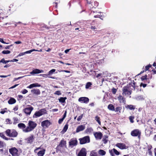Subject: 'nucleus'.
Returning <instances> with one entry per match:
<instances>
[{"instance_id": "50", "label": "nucleus", "mask_w": 156, "mask_h": 156, "mask_svg": "<svg viewBox=\"0 0 156 156\" xmlns=\"http://www.w3.org/2000/svg\"><path fill=\"white\" fill-rule=\"evenodd\" d=\"M27 92H28V91L25 89H24L22 91H21V92L23 94L27 93Z\"/></svg>"}, {"instance_id": "48", "label": "nucleus", "mask_w": 156, "mask_h": 156, "mask_svg": "<svg viewBox=\"0 0 156 156\" xmlns=\"http://www.w3.org/2000/svg\"><path fill=\"white\" fill-rule=\"evenodd\" d=\"M116 92H117V90L116 89H115L114 88H113L112 89V92L113 94H115L116 93Z\"/></svg>"}, {"instance_id": "14", "label": "nucleus", "mask_w": 156, "mask_h": 156, "mask_svg": "<svg viewBox=\"0 0 156 156\" xmlns=\"http://www.w3.org/2000/svg\"><path fill=\"white\" fill-rule=\"evenodd\" d=\"M44 72V71L42 70H40L38 69H33L30 73L32 75H34L39 74L41 73H43Z\"/></svg>"}, {"instance_id": "36", "label": "nucleus", "mask_w": 156, "mask_h": 156, "mask_svg": "<svg viewBox=\"0 0 156 156\" xmlns=\"http://www.w3.org/2000/svg\"><path fill=\"white\" fill-rule=\"evenodd\" d=\"M68 128V124H66L65 126L63 128V129L62 131V132H65L67 130Z\"/></svg>"}, {"instance_id": "55", "label": "nucleus", "mask_w": 156, "mask_h": 156, "mask_svg": "<svg viewBox=\"0 0 156 156\" xmlns=\"http://www.w3.org/2000/svg\"><path fill=\"white\" fill-rule=\"evenodd\" d=\"M64 119H63V118L59 119L58 121V123L59 124L61 123L63 121V120Z\"/></svg>"}, {"instance_id": "56", "label": "nucleus", "mask_w": 156, "mask_h": 156, "mask_svg": "<svg viewBox=\"0 0 156 156\" xmlns=\"http://www.w3.org/2000/svg\"><path fill=\"white\" fill-rule=\"evenodd\" d=\"M3 146V142L2 141H0V148L2 147Z\"/></svg>"}, {"instance_id": "57", "label": "nucleus", "mask_w": 156, "mask_h": 156, "mask_svg": "<svg viewBox=\"0 0 156 156\" xmlns=\"http://www.w3.org/2000/svg\"><path fill=\"white\" fill-rule=\"evenodd\" d=\"M1 62H2L5 64V60L4 58H3L0 61V63Z\"/></svg>"}, {"instance_id": "18", "label": "nucleus", "mask_w": 156, "mask_h": 156, "mask_svg": "<svg viewBox=\"0 0 156 156\" xmlns=\"http://www.w3.org/2000/svg\"><path fill=\"white\" fill-rule=\"evenodd\" d=\"M85 128V126L83 125H81L79 126L76 128V132L78 133L80 131L83 130Z\"/></svg>"}, {"instance_id": "12", "label": "nucleus", "mask_w": 156, "mask_h": 156, "mask_svg": "<svg viewBox=\"0 0 156 156\" xmlns=\"http://www.w3.org/2000/svg\"><path fill=\"white\" fill-rule=\"evenodd\" d=\"M115 146L121 149H126L127 148L125 144L123 143H118L115 144Z\"/></svg>"}, {"instance_id": "39", "label": "nucleus", "mask_w": 156, "mask_h": 156, "mask_svg": "<svg viewBox=\"0 0 156 156\" xmlns=\"http://www.w3.org/2000/svg\"><path fill=\"white\" fill-rule=\"evenodd\" d=\"M121 108V107H117L115 108V109L114 111H115L116 112H120Z\"/></svg>"}, {"instance_id": "11", "label": "nucleus", "mask_w": 156, "mask_h": 156, "mask_svg": "<svg viewBox=\"0 0 156 156\" xmlns=\"http://www.w3.org/2000/svg\"><path fill=\"white\" fill-rule=\"evenodd\" d=\"M153 128L150 125L146 129L145 133L147 135H150L152 133Z\"/></svg>"}, {"instance_id": "13", "label": "nucleus", "mask_w": 156, "mask_h": 156, "mask_svg": "<svg viewBox=\"0 0 156 156\" xmlns=\"http://www.w3.org/2000/svg\"><path fill=\"white\" fill-rule=\"evenodd\" d=\"M86 149L83 148L78 154L77 156H86Z\"/></svg>"}, {"instance_id": "63", "label": "nucleus", "mask_w": 156, "mask_h": 156, "mask_svg": "<svg viewBox=\"0 0 156 156\" xmlns=\"http://www.w3.org/2000/svg\"><path fill=\"white\" fill-rule=\"evenodd\" d=\"M14 43L17 44H19L21 43V42L20 41H18L14 42Z\"/></svg>"}, {"instance_id": "45", "label": "nucleus", "mask_w": 156, "mask_h": 156, "mask_svg": "<svg viewBox=\"0 0 156 156\" xmlns=\"http://www.w3.org/2000/svg\"><path fill=\"white\" fill-rule=\"evenodd\" d=\"M148 151L149 153L150 154H151V149L152 147L151 145L148 146Z\"/></svg>"}, {"instance_id": "29", "label": "nucleus", "mask_w": 156, "mask_h": 156, "mask_svg": "<svg viewBox=\"0 0 156 156\" xmlns=\"http://www.w3.org/2000/svg\"><path fill=\"white\" fill-rule=\"evenodd\" d=\"M29 143H31L34 140V136L32 135L29 136L27 139Z\"/></svg>"}, {"instance_id": "54", "label": "nucleus", "mask_w": 156, "mask_h": 156, "mask_svg": "<svg viewBox=\"0 0 156 156\" xmlns=\"http://www.w3.org/2000/svg\"><path fill=\"white\" fill-rule=\"evenodd\" d=\"M23 77V76H21V77H19L18 78H14V80H13V81H15L19 79H20V78H22Z\"/></svg>"}, {"instance_id": "40", "label": "nucleus", "mask_w": 156, "mask_h": 156, "mask_svg": "<svg viewBox=\"0 0 156 156\" xmlns=\"http://www.w3.org/2000/svg\"><path fill=\"white\" fill-rule=\"evenodd\" d=\"M134 117L133 116H130L129 117V119L130 120V122L131 123H133L134 122V121L133 120L134 119Z\"/></svg>"}, {"instance_id": "46", "label": "nucleus", "mask_w": 156, "mask_h": 156, "mask_svg": "<svg viewBox=\"0 0 156 156\" xmlns=\"http://www.w3.org/2000/svg\"><path fill=\"white\" fill-rule=\"evenodd\" d=\"M98 138H99L100 139H101L102 136V134L100 132H98Z\"/></svg>"}, {"instance_id": "2", "label": "nucleus", "mask_w": 156, "mask_h": 156, "mask_svg": "<svg viewBox=\"0 0 156 156\" xmlns=\"http://www.w3.org/2000/svg\"><path fill=\"white\" fill-rule=\"evenodd\" d=\"M47 114V111L45 108L36 111L34 114L33 117L37 118L43 115Z\"/></svg>"}, {"instance_id": "25", "label": "nucleus", "mask_w": 156, "mask_h": 156, "mask_svg": "<svg viewBox=\"0 0 156 156\" xmlns=\"http://www.w3.org/2000/svg\"><path fill=\"white\" fill-rule=\"evenodd\" d=\"M108 109L110 110L114 111H115V108L114 106L112 104H109L108 106Z\"/></svg>"}, {"instance_id": "5", "label": "nucleus", "mask_w": 156, "mask_h": 156, "mask_svg": "<svg viewBox=\"0 0 156 156\" xmlns=\"http://www.w3.org/2000/svg\"><path fill=\"white\" fill-rule=\"evenodd\" d=\"M141 132L138 129H135L131 131V135L132 136H138L139 139L140 138Z\"/></svg>"}, {"instance_id": "8", "label": "nucleus", "mask_w": 156, "mask_h": 156, "mask_svg": "<svg viewBox=\"0 0 156 156\" xmlns=\"http://www.w3.org/2000/svg\"><path fill=\"white\" fill-rule=\"evenodd\" d=\"M77 144V141L75 138L71 139L69 142V145L72 147L76 146Z\"/></svg>"}, {"instance_id": "58", "label": "nucleus", "mask_w": 156, "mask_h": 156, "mask_svg": "<svg viewBox=\"0 0 156 156\" xmlns=\"http://www.w3.org/2000/svg\"><path fill=\"white\" fill-rule=\"evenodd\" d=\"M147 86L146 84H144L143 83H141L140 84V86H142L143 87H145Z\"/></svg>"}, {"instance_id": "9", "label": "nucleus", "mask_w": 156, "mask_h": 156, "mask_svg": "<svg viewBox=\"0 0 156 156\" xmlns=\"http://www.w3.org/2000/svg\"><path fill=\"white\" fill-rule=\"evenodd\" d=\"M51 123L48 120H46L43 121L41 123V126L44 128L48 127L50 125Z\"/></svg>"}, {"instance_id": "19", "label": "nucleus", "mask_w": 156, "mask_h": 156, "mask_svg": "<svg viewBox=\"0 0 156 156\" xmlns=\"http://www.w3.org/2000/svg\"><path fill=\"white\" fill-rule=\"evenodd\" d=\"M118 98L120 103H123L125 104L126 102L125 98H124L121 95H119L118 97Z\"/></svg>"}, {"instance_id": "26", "label": "nucleus", "mask_w": 156, "mask_h": 156, "mask_svg": "<svg viewBox=\"0 0 156 156\" xmlns=\"http://www.w3.org/2000/svg\"><path fill=\"white\" fill-rule=\"evenodd\" d=\"M97 151L96 150L91 151L90 154V156H97Z\"/></svg>"}, {"instance_id": "6", "label": "nucleus", "mask_w": 156, "mask_h": 156, "mask_svg": "<svg viewBox=\"0 0 156 156\" xmlns=\"http://www.w3.org/2000/svg\"><path fill=\"white\" fill-rule=\"evenodd\" d=\"M34 109V108L31 106H30L26 108L23 110V111L27 115H29L31 113V112Z\"/></svg>"}, {"instance_id": "47", "label": "nucleus", "mask_w": 156, "mask_h": 156, "mask_svg": "<svg viewBox=\"0 0 156 156\" xmlns=\"http://www.w3.org/2000/svg\"><path fill=\"white\" fill-rule=\"evenodd\" d=\"M151 67V65L150 64L147 65L145 66V71H147L149 69V68Z\"/></svg>"}, {"instance_id": "1", "label": "nucleus", "mask_w": 156, "mask_h": 156, "mask_svg": "<svg viewBox=\"0 0 156 156\" xmlns=\"http://www.w3.org/2000/svg\"><path fill=\"white\" fill-rule=\"evenodd\" d=\"M28 126L25 131L27 133L32 131L36 126L37 124L34 122L30 120L28 121Z\"/></svg>"}, {"instance_id": "34", "label": "nucleus", "mask_w": 156, "mask_h": 156, "mask_svg": "<svg viewBox=\"0 0 156 156\" xmlns=\"http://www.w3.org/2000/svg\"><path fill=\"white\" fill-rule=\"evenodd\" d=\"M56 71V70L54 69H52L50 70L48 72V75H51L53 73H54Z\"/></svg>"}, {"instance_id": "33", "label": "nucleus", "mask_w": 156, "mask_h": 156, "mask_svg": "<svg viewBox=\"0 0 156 156\" xmlns=\"http://www.w3.org/2000/svg\"><path fill=\"white\" fill-rule=\"evenodd\" d=\"M66 144V142L65 141L63 140H62L60 143L59 145L61 147H62L64 146Z\"/></svg>"}, {"instance_id": "43", "label": "nucleus", "mask_w": 156, "mask_h": 156, "mask_svg": "<svg viewBox=\"0 0 156 156\" xmlns=\"http://www.w3.org/2000/svg\"><path fill=\"white\" fill-rule=\"evenodd\" d=\"M54 94L58 95H60L62 94L61 92L60 91H57L54 93Z\"/></svg>"}, {"instance_id": "52", "label": "nucleus", "mask_w": 156, "mask_h": 156, "mask_svg": "<svg viewBox=\"0 0 156 156\" xmlns=\"http://www.w3.org/2000/svg\"><path fill=\"white\" fill-rule=\"evenodd\" d=\"M147 76L145 75L144 76H142L141 78V79L142 80H147Z\"/></svg>"}, {"instance_id": "51", "label": "nucleus", "mask_w": 156, "mask_h": 156, "mask_svg": "<svg viewBox=\"0 0 156 156\" xmlns=\"http://www.w3.org/2000/svg\"><path fill=\"white\" fill-rule=\"evenodd\" d=\"M18 106H15L13 108V110L14 111H16L18 110Z\"/></svg>"}, {"instance_id": "41", "label": "nucleus", "mask_w": 156, "mask_h": 156, "mask_svg": "<svg viewBox=\"0 0 156 156\" xmlns=\"http://www.w3.org/2000/svg\"><path fill=\"white\" fill-rule=\"evenodd\" d=\"M6 110H7V108H5L2 109V110L0 112V113L2 114H3L6 112H7L5 111Z\"/></svg>"}, {"instance_id": "17", "label": "nucleus", "mask_w": 156, "mask_h": 156, "mask_svg": "<svg viewBox=\"0 0 156 156\" xmlns=\"http://www.w3.org/2000/svg\"><path fill=\"white\" fill-rule=\"evenodd\" d=\"M41 86V85L38 83H35L30 84L27 87V88L31 89L34 87H38Z\"/></svg>"}, {"instance_id": "62", "label": "nucleus", "mask_w": 156, "mask_h": 156, "mask_svg": "<svg viewBox=\"0 0 156 156\" xmlns=\"http://www.w3.org/2000/svg\"><path fill=\"white\" fill-rule=\"evenodd\" d=\"M18 85V84H15V85L11 87H10L9 89H13V88H15L16 87V86H17Z\"/></svg>"}, {"instance_id": "24", "label": "nucleus", "mask_w": 156, "mask_h": 156, "mask_svg": "<svg viewBox=\"0 0 156 156\" xmlns=\"http://www.w3.org/2000/svg\"><path fill=\"white\" fill-rule=\"evenodd\" d=\"M126 108L130 110H133L135 108V106L132 105H129L126 106Z\"/></svg>"}, {"instance_id": "30", "label": "nucleus", "mask_w": 156, "mask_h": 156, "mask_svg": "<svg viewBox=\"0 0 156 156\" xmlns=\"http://www.w3.org/2000/svg\"><path fill=\"white\" fill-rule=\"evenodd\" d=\"M99 154L101 155H104L106 154V152L105 151L102 150H100L98 151Z\"/></svg>"}, {"instance_id": "32", "label": "nucleus", "mask_w": 156, "mask_h": 156, "mask_svg": "<svg viewBox=\"0 0 156 156\" xmlns=\"http://www.w3.org/2000/svg\"><path fill=\"white\" fill-rule=\"evenodd\" d=\"M0 136L5 140H9L8 138L6 137L3 133H0Z\"/></svg>"}, {"instance_id": "23", "label": "nucleus", "mask_w": 156, "mask_h": 156, "mask_svg": "<svg viewBox=\"0 0 156 156\" xmlns=\"http://www.w3.org/2000/svg\"><path fill=\"white\" fill-rule=\"evenodd\" d=\"M16 100L14 98H11L8 101V103L9 104H13L16 102Z\"/></svg>"}, {"instance_id": "64", "label": "nucleus", "mask_w": 156, "mask_h": 156, "mask_svg": "<svg viewBox=\"0 0 156 156\" xmlns=\"http://www.w3.org/2000/svg\"><path fill=\"white\" fill-rule=\"evenodd\" d=\"M12 46V45H11L10 46H7L5 47V49H9L10 47Z\"/></svg>"}, {"instance_id": "22", "label": "nucleus", "mask_w": 156, "mask_h": 156, "mask_svg": "<svg viewBox=\"0 0 156 156\" xmlns=\"http://www.w3.org/2000/svg\"><path fill=\"white\" fill-rule=\"evenodd\" d=\"M45 149H43L39 151L37 153L38 156H43L45 154Z\"/></svg>"}, {"instance_id": "20", "label": "nucleus", "mask_w": 156, "mask_h": 156, "mask_svg": "<svg viewBox=\"0 0 156 156\" xmlns=\"http://www.w3.org/2000/svg\"><path fill=\"white\" fill-rule=\"evenodd\" d=\"M31 92L33 94L37 95H39L40 94V90L37 89H34L31 90Z\"/></svg>"}, {"instance_id": "15", "label": "nucleus", "mask_w": 156, "mask_h": 156, "mask_svg": "<svg viewBox=\"0 0 156 156\" xmlns=\"http://www.w3.org/2000/svg\"><path fill=\"white\" fill-rule=\"evenodd\" d=\"M109 152L112 156H114V153L116 155L119 154V152L115 148L109 150Z\"/></svg>"}, {"instance_id": "44", "label": "nucleus", "mask_w": 156, "mask_h": 156, "mask_svg": "<svg viewBox=\"0 0 156 156\" xmlns=\"http://www.w3.org/2000/svg\"><path fill=\"white\" fill-rule=\"evenodd\" d=\"M43 148H42L41 147H37L36 148V149L34 150V152L35 153H37V150H42Z\"/></svg>"}, {"instance_id": "31", "label": "nucleus", "mask_w": 156, "mask_h": 156, "mask_svg": "<svg viewBox=\"0 0 156 156\" xmlns=\"http://www.w3.org/2000/svg\"><path fill=\"white\" fill-rule=\"evenodd\" d=\"M98 18H100L102 20L103 18L104 15L103 13L99 12L98 13Z\"/></svg>"}, {"instance_id": "53", "label": "nucleus", "mask_w": 156, "mask_h": 156, "mask_svg": "<svg viewBox=\"0 0 156 156\" xmlns=\"http://www.w3.org/2000/svg\"><path fill=\"white\" fill-rule=\"evenodd\" d=\"M104 143L105 144H106L107 142V140L106 139V138H103L102 140Z\"/></svg>"}, {"instance_id": "60", "label": "nucleus", "mask_w": 156, "mask_h": 156, "mask_svg": "<svg viewBox=\"0 0 156 156\" xmlns=\"http://www.w3.org/2000/svg\"><path fill=\"white\" fill-rule=\"evenodd\" d=\"M10 76V75H7V76H3V75H0V77H2V78H5V77H7L8 76Z\"/></svg>"}, {"instance_id": "4", "label": "nucleus", "mask_w": 156, "mask_h": 156, "mask_svg": "<svg viewBox=\"0 0 156 156\" xmlns=\"http://www.w3.org/2000/svg\"><path fill=\"white\" fill-rule=\"evenodd\" d=\"M80 143L81 144L89 143L90 142V139L89 136H86L79 139Z\"/></svg>"}, {"instance_id": "7", "label": "nucleus", "mask_w": 156, "mask_h": 156, "mask_svg": "<svg viewBox=\"0 0 156 156\" xmlns=\"http://www.w3.org/2000/svg\"><path fill=\"white\" fill-rule=\"evenodd\" d=\"M9 151L13 156H18V150L15 147H12L9 149Z\"/></svg>"}, {"instance_id": "27", "label": "nucleus", "mask_w": 156, "mask_h": 156, "mask_svg": "<svg viewBox=\"0 0 156 156\" xmlns=\"http://www.w3.org/2000/svg\"><path fill=\"white\" fill-rule=\"evenodd\" d=\"M13 124H16L17 123H18L20 121V119L17 117H15L13 118Z\"/></svg>"}, {"instance_id": "61", "label": "nucleus", "mask_w": 156, "mask_h": 156, "mask_svg": "<svg viewBox=\"0 0 156 156\" xmlns=\"http://www.w3.org/2000/svg\"><path fill=\"white\" fill-rule=\"evenodd\" d=\"M25 54V52H22V53H20L19 55H18V56H23V55H24Z\"/></svg>"}, {"instance_id": "42", "label": "nucleus", "mask_w": 156, "mask_h": 156, "mask_svg": "<svg viewBox=\"0 0 156 156\" xmlns=\"http://www.w3.org/2000/svg\"><path fill=\"white\" fill-rule=\"evenodd\" d=\"M6 123L8 124H12V122L11 120L9 119H7L6 120Z\"/></svg>"}, {"instance_id": "49", "label": "nucleus", "mask_w": 156, "mask_h": 156, "mask_svg": "<svg viewBox=\"0 0 156 156\" xmlns=\"http://www.w3.org/2000/svg\"><path fill=\"white\" fill-rule=\"evenodd\" d=\"M83 116V115L82 114L81 115L79 116L77 119V120L80 121L82 119Z\"/></svg>"}, {"instance_id": "3", "label": "nucleus", "mask_w": 156, "mask_h": 156, "mask_svg": "<svg viewBox=\"0 0 156 156\" xmlns=\"http://www.w3.org/2000/svg\"><path fill=\"white\" fill-rule=\"evenodd\" d=\"M5 133L7 136L11 137H15L17 135V132L14 129H8L5 131Z\"/></svg>"}, {"instance_id": "35", "label": "nucleus", "mask_w": 156, "mask_h": 156, "mask_svg": "<svg viewBox=\"0 0 156 156\" xmlns=\"http://www.w3.org/2000/svg\"><path fill=\"white\" fill-rule=\"evenodd\" d=\"M38 51V50H36L35 49H33L31 50H30L29 51H27L26 52H25V54H30L33 51Z\"/></svg>"}, {"instance_id": "28", "label": "nucleus", "mask_w": 156, "mask_h": 156, "mask_svg": "<svg viewBox=\"0 0 156 156\" xmlns=\"http://www.w3.org/2000/svg\"><path fill=\"white\" fill-rule=\"evenodd\" d=\"M66 99V97H61L58 99V100L59 102L63 103L65 102V100Z\"/></svg>"}, {"instance_id": "10", "label": "nucleus", "mask_w": 156, "mask_h": 156, "mask_svg": "<svg viewBox=\"0 0 156 156\" xmlns=\"http://www.w3.org/2000/svg\"><path fill=\"white\" fill-rule=\"evenodd\" d=\"M78 101L81 103L87 104L88 103L89 101V99L87 97H82L79 98Z\"/></svg>"}, {"instance_id": "59", "label": "nucleus", "mask_w": 156, "mask_h": 156, "mask_svg": "<svg viewBox=\"0 0 156 156\" xmlns=\"http://www.w3.org/2000/svg\"><path fill=\"white\" fill-rule=\"evenodd\" d=\"M40 76H41L43 77H47L48 75V74H42L40 75Z\"/></svg>"}, {"instance_id": "21", "label": "nucleus", "mask_w": 156, "mask_h": 156, "mask_svg": "<svg viewBox=\"0 0 156 156\" xmlns=\"http://www.w3.org/2000/svg\"><path fill=\"white\" fill-rule=\"evenodd\" d=\"M131 94V92L130 91H129L126 87H124L123 90L122 94L124 95H130Z\"/></svg>"}, {"instance_id": "16", "label": "nucleus", "mask_w": 156, "mask_h": 156, "mask_svg": "<svg viewBox=\"0 0 156 156\" xmlns=\"http://www.w3.org/2000/svg\"><path fill=\"white\" fill-rule=\"evenodd\" d=\"M18 126L20 129H22L24 132L27 133V132L25 131V129H27V127H26V126L24 123H19L18 125Z\"/></svg>"}, {"instance_id": "37", "label": "nucleus", "mask_w": 156, "mask_h": 156, "mask_svg": "<svg viewBox=\"0 0 156 156\" xmlns=\"http://www.w3.org/2000/svg\"><path fill=\"white\" fill-rule=\"evenodd\" d=\"M92 84L91 83L89 82L87 83L86 85L85 88L86 89L89 88L90 87H91Z\"/></svg>"}, {"instance_id": "38", "label": "nucleus", "mask_w": 156, "mask_h": 156, "mask_svg": "<svg viewBox=\"0 0 156 156\" xmlns=\"http://www.w3.org/2000/svg\"><path fill=\"white\" fill-rule=\"evenodd\" d=\"M11 52L9 50H4L2 52V54H10Z\"/></svg>"}]
</instances>
